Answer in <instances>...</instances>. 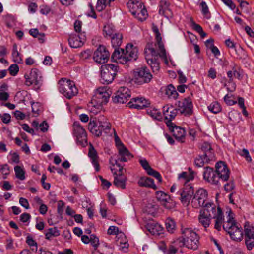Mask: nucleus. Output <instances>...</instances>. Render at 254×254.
<instances>
[{
  "label": "nucleus",
  "instance_id": "nucleus-2",
  "mask_svg": "<svg viewBox=\"0 0 254 254\" xmlns=\"http://www.w3.org/2000/svg\"><path fill=\"white\" fill-rule=\"evenodd\" d=\"M147 49L148 50L149 54L145 56V59L148 65L150 66L153 72H157L160 69L158 57H161L163 59L166 65L169 64L166 52L164 56H162L161 50L159 49L158 50L155 49L152 47V44H148L146 45L145 51H144L145 54L147 52Z\"/></svg>",
  "mask_w": 254,
  "mask_h": 254
},
{
  "label": "nucleus",
  "instance_id": "nucleus-46",
  "mask_svg": "<svg viewBox=\"0 0 254 254\" xmlns=\"http://www.w3.org/2000/svg\"><path fill=\"white\" fill-rule=\"evenodd\" d=\"M240 113L237 110H232L228 114L229 119L233 123H237L240 119Z\"/></svg>",
  "mask_w": 254,
  "mask_h": 254
},
{
  "label": "nucleus",
  "instance_id": "nucleus-62",
  "mask_svg": "<svg viewBox=\"0 0 254 254\" xmlns=\"http://www.w3.org/2000/svg\"><path fill=\"white\" fill-rule=\"evenodd\" d=\"M144 211L148 214H153L155 211V206L151 204H148L144 208Z\"/></svg>",
  "mask_w": 254,
  "mask_h": 254
},
{
  "label": "nucleus",
  "instance_id": "nucleus-45",
  "mask_svg": "<svg viewBox=\"0 0 254 254\" xmlns=\"http://www.w3.org/2000/svg\"><path fill=\"white\" fill-rule=\"evenodd\" d=\"M60 235V231L57 227L50 228L48 229V232L45 233V238L47 240H50L52 236L57 237Z\"/></svg>",
  "mask_w": 254,
  "mask_h": 254
},
{
  "label": "nucleus",
  "instance_id": "nucleus-28",
  "mask_svg": "<svg viewBox=\"0 0 254 254\" xmlns=\"http://www.w3.org/2000/svg\"><path fill=\"white\" fill-rule=\"evenodd\" d=\"M147 230L152 235H159L162 233L163 228L158 223L150 222L146 225Z\"/></svg>",
  "mask_w": 254,
  "mask_h": 254
},
{
  "label": "nucleus",
  "instance_id": "nucleus-6",
  "mask_svg": "<svg viewBox=\"0 0 254 254\" xmlns=\"http://www.w3.org/2000/svg\"><path fill=\"white\" fill-rule=\"evenodd\" d=\"M134 77L136 83L142 85L150 82L152 78V75L147 67L142 66L134 70Z\"/></svg>",
  "mask_w": 254,
  "mask_h": 254
},
{
  "label": "nucleus",
  "instance_id": "nucleus-14",
  "mask_svg": "<svg viewBox=\"0 0 254 254\" xmlns=\"http://www.w3.org/2000/svg\"><path fill=\"white\" fill-rule=\"evenodd\" d=\"M110 56V53L106 48L103 45H100L94 52L93 59L96 62L100 64L106 63Z\"/></svg>",
  "mask_w": 254,
  "mask_h": 254
},
{
  "label": "nucleus",
  "instance_id": "nucleus-39",
  "mask_svg": "<svg viewBox=\"0 0 254 254\" xmlns=\"http://www.w3.org/2000/svg\"><path fill=\"white\" fill-rule=\"evenodd\" d=\"M176 141L184 143L186 139V130L184 128L176 126Z\"/></svg>",
  "mask_w": 254,
  "mask_h": 254
},
{
  "label": "nucleus",
  "instance_id": "nucleus-44",
  "mask_svg": "<svg viewBox=\"0 0 254 254\" xmlns=\"http://www.w3.org/2000/svg\"><path fill=\"white\" fill-rule=\"evenodd\" d=\"M165 226L167 231L170 233H174L175 231V221L170 217H168L165 221Z\"/></svg>",
  "mask_w": 254,
  "mask_h": 254
},
{
  "label": "nucleus",
  "instance_id": "nucleus-8",
  "mask_svg": "<svg viewBox=\"0 0 254 254\" xmlns=\"http://www.w3.org/2000/svg\"><path fill=\"white\" fill-rule=\"evenodd\" d=\"M110 97V95L105 88H99L97 89L94 96L92 99V103H96L94 107H97L98 109H102L103 105L106 104Z\"/></svg>",
  "mask_w": 254,
  "mask_h": 254
},
{
  "label": "nucleus",
  "instance_id": "nucleus-15",
  "mask_svg": "<svg viewBox=\"0 0 254 254\" xmlns=\"http://www.w3.org/2000/svg\"><path fill=\"white\" fill-rule=\"evenodd\" d=\"M175 108L172 105L169 107L166 105L163 107V114L164 117L165 122L171 132H174L175 126L172 123V120L175 118Z\"/></svg>",
  "mask_w": 254,
  "mask_h": 254
},
{
  "label": "nucleus",
  "instance_id": "nucleus-20",
  "mask_svg": "<svg viewBox=\"0 0 254 254\" xmlns=\"http://www.w3.org/2000/svg\"><path fill=\"white\" fill-rule=\"evenodd\" d=\"M138 49L134 46L132 44L128 43L126 45L125 49V57L127 58V62L135 61L138 58Z\"/></svg>",
  "mask_w": 254,
  "mask_h": 254
},
{
  "label": "nucleus",
  "instance_id": "nucleus-35",
  "mask_svg": "<svg viewBox=\"0 0 254 254\" xmlns=\"http://www.w3.org/2000/svg\"><path fill=\"white\" fill-rule=\"evenodd\" d=\"M231 213L232 212L230 211L229 214V218L226 222H224L223 225L224 230L227 232L228 234L230 233V231L234 230V227L237 226L234 218L230 216V213Z\"/></svg>",
  "mask_w": 254,
  "mask_h": 254
},
{
  "label": "nucleus",
  "instance_id": "nucleus-17",
  "mask_svg": "<svg viewBox=\"0 0 254 254\" xmlns=\"http://www.w3.org/2000/svg\"><path fill=\"white\" fill-rule=\"evenodd\" d=\"M216 171L213 168L210 167L204 168V171L203 173V179L207 182L212 184L218 186L220 185L218 181Z\"/></svg>",
  "mask_w": 254,
  "mask_h": 254
},
{
  "label": "nucleus",
  "instance_id": "nucleus-25",
  "mask_svg": "<svg viewBox=\"0 0 254 254\" xmlns=\"http://www.w3.org/2000/svg\"><path fill=\"white\" fill-rule=\"evenodd\" d=\"M88 156L91 160V162L94 166L97 172L100 171V167L98 161V156L97 152L92 144H90L89 148Z\"/></svg>",
  "mask_w": 254,
  "mask_h": 254
},
{
  "label": "nucleus",
  "instance_id": "nucleus-12",
  "mask_svg": "<svg viewBox=\"0 0 254 254\" xmlns=\"http://www.w3.org/2000/svg\"><path fill=\"white\" fill-rule=\"evenodd\" d=\"M244 236L246 247L249 250L254 247V227L246 222L244 225Z\"/></svg>",
  "mask_w": 254,
  "mask_h": 254
},
{
  "label": "nucleus",
  "instance_id": "nucleus-54",
  "mask_svg": "<svg viewBox=\"0 0 254 254\" xmlns=\"http://www.w3.org/2000/svg\"><path fill=\"white\" fill-rule=\"evenodd\" d=\"M200 6L202 7V13L207 18L210 17V13L208 9V7L204 1H202L200 3Z\"/></svg>",
  "mask_w": 254,
  "mask_h": 254
},
{
  "label": "nucleus",
  "instance_id": "nucleus-57",
  "mask_svg": "<svg viewBox=\"0 0 254 254\" xmlns=\"http://www.w3.org/2000/svg\"><path fill=\"white\" fill-rule=\"evenodd\" d=\"M12 76H15L19 71V67L16 64H11L8 69Z\"/></svg>",
  "mask_w": 254,
  "mask_h": 254
},
{
  "label": "nucleus",
  "instance_id": "nucleus-22",
  "mask_svg": "<svg viewBox=\"0 0 254 254\" xmlns=\"http://www.w3.org/2000/svg\"><path fill=\"white\" fill-rule=\"evenodd\" d=\"M85 35L80 34V35H71L68 38V42L72 48H77L81 47L84 43Z\"/></svg>",
  "mask_w": 254,
  "mask_h": 254
},
{
  "label": "nucleus",
  "instance_id": "nucleus-51",
  "mask_svg": "<svg viewBox=\"0 0 254 254\" xmlns=\"http://www.w3.org/2000/svg\"><path fill=\"white\" fill-rule=\"evenodd\" d=\"M14 171L15 172L16 177L20 180H24L25 178V172L19 166H16L14 167Z\"/></svg>",
  "mask_w": 254,
  "mask_h": 254
},
{
  "label": "nucleus",
  "instance_id": "nucleus-43",
  "mask_svg": "<svg viewBox=\"0 0 254 254\" xmlns=\"http://www.w3.org/2000/svg\"><path fill=\"white\" fill-rule=\"evenodd\" d=\"M136 15H135L134 17L141 21L145 20L148 16L147 10L144 5L143 7H140V8L137 12L136 11Z\"/></svg>",
  "mask_w": 254,
  "mask_h": 254
},
{
  "label": "nucleus",
  "instance_id": "nucleus-7",
  "mask_svg": "<svg viewBox=\"0 0 254 254\" xmlns=\"http://www.w3.org/2000/svg\"><path fill=\"white\" fill-rule=\"evenodd\" d=\"M178 193L180 195L179 199L181 203L187 206L190 200L193 198L194 194V189L192 184H184L183 188L178 191Z\"/></svg>",
  "mask_w": 254,
  "mask_h": 254
},
{
  "label": "nucleus",
  "instance_id": "nucleus-61",
  "mask_svg": "<svg viewBox=\"0 0 254 254\" xmlns=\"http://www.w3.org/2000/svg\"><path fill=\"white\" fill-rule=\"evenodd\" d=\"M110 164L112 165L113 166L116 165L119 168H121L123 167V166L119 162H121L119 160V158H115L114 157H111L109 160Z\"/></svg>",
  "mask_w": 254,
  "mask_h": 254
},
{
  "label": "nucleus",
  "instance_id": "nucleus-21",
  "mask_svg": "<svg viewBox=\"0 0 254 254\" xmlns=\"http://www.w3.org/2000/svg\"><path fill=\"white\" fill-rule=\"evenodd\" d=\"M159 13L169 18H173V12L169 8V3L167 0H161L159 2Z\"/></svg>",
  "mask_w": 254,
  "mask_h": 254
},
{
  "label": "nucleus",
  "instance_id": "nucleus-32",
  "mask_svg": "<svg viewBox=\"0 0 254 254\" xmlns=\"http://www.w3.org/2000/svg\"><path fill=\"white\" fill-rule=\"evenodd\" d=\"M203 209L200 211L206 214L209 217H214L213 216H217V212H216V206L213 203L206 202L204 206H203Z\"/></svg>",
  "mask_w": 254,
  "mask_h": 254
},
{
  "label": "nucleus",
  "instance_id": "nucleus-60",
  "mask_svg": "<svg viewBox=\"0 0 254 254\" xmlns=\"http://www.w3.org/2000/svg\"><path fill=\"white\" fill-rule=\"evenodd\" d=\"M99 239L95 235L92 234L90 236V242L91 245L96 249L99 245Z\"/></svg>",
  "mask_w": 254,
  "mask_h": 254
},
{
  "label": "nucleus",
  "instance_id": "nucleus-30",
  "mask_svg": "<svg viewBox=\"0 0 254 254\" xmlns=\"http://www.w3.org/2000/svg\"><path fill=\"white\" fill-rule=\"evenodd\" d=\"M97 121L98 125V128L101 129V133L103 131L110 130L111 128V125L108 121V119L104 116H99L97 119Z\"/></svg>",
  "mask_w": 254,
  "mask_h": 254
},
{
  "label": "nucleus",
  "instance_id": "nucleus-36",
  "mask_svg": "<svg viewBox=\"0 0 254 254\" xmlns=\"http://www.w3.org/2000/svg\"><path fill=\"white\" fill-rule=\"evenodd\" d=\"M98 125L95 118V120H90L88 124V129L91 132L94 134L95 135L99 137L101 135V129L98 128Z\"/></svg>",
  "mask_w": 254,
  "mask_h": 254
},
{
  "label": "nucleus",
  "instance_id": "nucleus-33",
  "mask_svg": "<svg viewBox=\"0 0 254 254\" xmlns=\"http://www.w3.org/2000/svg\"><path fill=\"white\" fill-rule=\"evenodd\" d=\"M127 5L133 16L136 15V11L139 10L140 7H143V3L136 0H129L127 3Z\"/></svg>",
  "mask_w": 254,
  "mask_h": 254
},
{
  "label": "nucleus",
  "instance_id": "nucleus-38",
  "mask_svg": "<svg viewBox=\"0 0 254 254\" xmlns=\"http://www.w3.org/2000/svg\"><path fill=\"white\" fill-rule=\"evenodd\" d=\"M212 218V217L207 215V212H206V214H205L201 211L200 212V214L198 216L199 222L205 229L209 226Z\"/></svg>",
  "mask_w": 254,
  "mask_h": 254
},
{
  "label": "nucleus",
  "instance_id": "nucleus-50",
  "mask_svg": "<svg viewBox=\"0 0 254 254\" xmlns=\"http://www.w3.org/2000/svg\"><path fill=\"white\" fill-rule=\"evenodd\" d=\"M189 177V175L187 172H182L178 175V180L184 184L187 183L189 184L190 181L193 180L192 179H190Z\"/></svg>",
  "mask_w": 254,
  "mask_h": 254
},
{
  "label": "nucleus",
  "instance_id": "nucleus-29",
  "mask_svg": "<svg viewBox=\"0 0 254 254\" xmlns=\"http://www.w3.org/2000/svg\"><path fill=\"white\" fill-rule=\"evenodd\" d=\"M156 198L160 201L163 203L164 206L167 209L171 207L170 204V197L162 191H158L156 192Z\"/></svg>",
  "mask_w": 254,
  "mask_h": 254
},
{
  "label": "nucleus",
  "instance_id": "nucleus-37",
  "mask_svg": "<svg viewBox=\"0 0 254 254\" xmlns=\"http://www.w3.org/2000/svg\"><path fill=\"white\" fill-rule=\"evenodd\" d=\"M229 234L233 240L240 241L242 240L243 237L242 228L237 225L236 227H234V230L230 231Z\"/></svg>",
  "mask_w": 254,
  "mask_h": 254
},
{
  "label": "nucleus",
  "instance_id": "nucleus-41",
  "mask_svg": "<svg viewBox=\"0 0 254 254\" xmlns=\"http://www.w3.org/2000/svg\"><path fill=\"white\" fill-rule=\"evenodd\" d=\"M162 92L164 93L165 95L168 98H170L171 96L175 98L174 93L175 92V87L172 84L168 85L166 86L163 87L161 88Z\"/></svg>",
  "mask_w": 254,
  "mask_h": 254
},
{
  "label": "nucleus",
  "instance_id": "nucleus-49",
  "mask_svg": "<svg viewBox=\"0 0 254 254\" xmlns=\"http://www.w3.org/2000/svg\"><path fill=\"white\" fill-rule=\"evenodd\" d=\"M208 110L213 113L217 114L221 111V107L217 102H213L208 106Z\"/></svg>",
  "mask_w": 254,
  "mask_h": 254
},
{
  "label": "nucleus",
  "instance_id": "nucleus-16",
  "mask_svg": "<svg viewBox=\"0 0 254 254\" xmlns=\"http://www.w3.org/2000/svg\"><path fill=\"white\" fill-rule=\"evenodd\" d=\"M73 127L74 134L77 137V143L84 145V143L83 142L86 143L87 140V134L85 130L78 122L74 123Z\"/></svg>",
  "mask_w": 254,
  "mask_h": 254
},
{
  "label": "nucleus",
  "instance_id": "nucleus-26",
  "mask_svg": "<svg viewBox=\"0 0 254 254\" xmlns=\"http://www.w3.org/2000/svg\"><path fill=\"white\" fill-rule=\"evenodd\" d=\"M201 149L204 153L203 155L208 157V160H215L214 149L209 143L207 142L203 143L201 145Z\"/></svg>",
  "mask_w": 254,
  "mask_h": 254
},
{
  "label": "nucleus",
  "instance_id": "nucleus-55",
  "mask_svg": "<svg viewBox=\"0 0 254 254\" xmlns=\"http://www.w3.org/2000/svg\"><path fill=\"white\" fill-rule=\"evenodd\" d=\"M103 32L104 34H106L107 36L108 35L109 36H111L115 34H114L115 30L110 25H105L103 29Z\"/></svg>",
  "mask_w": 254,
  "mask_h": 254
},
{
  "label": "nucleus",
  "instance_id": "nucleus-4",
  "mask_svg": "<svg viewBox=\"0 0 254 254\" xmlns=\"http://www.w3.org/2000/svg\"><path fill=\"white\" fill-rule=\"evenodd\" d=\"M59 90L68 99H71L78 93V89L74 82L70 80L62 79L59 81Z\"/></svg>",
  "mask_w": 254,
  "mask_h": 254
},
{
  "label": "nucleus",
  "instance_id": "nucleus-34",
  "mask_svg": "<svg viewBox=\"0 0 254 254\" xmlns=\"http://www.w3.org/2000/svg\"><path fill=\"white\" fill-rule=\"evenodd\" d=\"M214 217L212 218L215 219V224L214 226L215 229L217 230L218 231H220L221 230V225L222 223H224V216L222 212V211L220 207L217 208V216H214Z\"/></svg>",
  "mask_w": 254,
  "mask_h": 254
},
{
  "label": "nucleus",
  "instance_id": "nucleus-52",
  "mask_svg": "<svg viewBox=\"0 0 254 254\" xmlns=\"http://www.w3.org/2000/svg\"><path fill=\"white\" fill-rule=\"evenodd\" d=\"M227 76L229 78L230 81L233 80V77H235L238 79L242 78L240 73L237 71L235 67L233 68V71H229L227 72Z\"/></svg>",
  "mask_w": 254,
  "mask_h": 254
},
{
  "label": "nucleus",
  "instance_id": "nucleus-1",
  "mask_svg": "<svg viewBox=\"0 0 254 254\" xmlns=\"http://www.w3.org/2000/svg\"><path fill=\"white\" fill-rule=\"evenodd\" d=\"M181 237L176 240V243L180 247L185 246L188 249L193 250H197L199 245V236L192 229L189 228H184L181 226Z\"/></svg>",
  "mask_w": 254,
  "mask_h": 254
},
{
  "label": "nucleus",
  "instance_id": "nucleus-18",
  "mask_svg": "<svg viewBox=\"0 0 254 254\" xmlns=\"http://www.w3.org/2000/svg\"><path fill=\"white\" fill-rule=\"evenodd\" d=\"M150 103L143 97L134 98L127 103V106L130 108L141 109L148 107Z\"/></svg>",
  "mask_w": 254,
  "mask_h": 254
},
{
  "label": "nucleus",
  "instance_id": "nucleus-59",
  "mask_svg": "<svg viewBox=\"0 0 254 254\" xmlns=\"http://www.w3.org/2000/svg\"><path fill=\"white\" fill-rule=\"evenodd\" d=\"M239 153L241 156L244 157L248 162H250L252 161V158L247 149H243Z\"/></svg>",
  "mask_w": 254,
  "mask_h": 254
},
{
  "label": "nucleus",
  "instance_id": "nucleus-40",
  "mask_svg": "<svg viewBox=\"0 0 254 254\" xmlns=\"http://www.w3.org/2000/svg\"><path fill=\"white\" fill-rule=\"evenodd\" d=\"M208 157H206L204 155L198 156L194 160V164L196 167H201L205 164H208L211 161H214L215 160H208Z\"/></svg>",
  "mask_w": 254,
  "mask_h": 254
},
{
  "label": "nucleus",
  "instance_id": "nucleus-27",
  "mask_svg": "<svg viewBox=\"0 0 254 254\" xmlns=\"http://www.w3.org/2000/svg\"><path fill=\"white\" fill-rule=\"evenodd\" d=\"M119 160L121 162H126L133 157L125 145L118 148Z\"/></svg>",
  "mask_w": 254,
  "mask_h": 254
},
{
  "label": "nucleus",
  "instance_id": "nucleus-9",
  "mask_svg": "<svg viewBox=\"0 0 254 254\" xmlns=\"http://www.w3.org/2000/svg\"><path fill=\"white\" fill-rule=\"evenodd\" d=\"M207 192L206 190L200 188L194 194L191 201L192 207L197 208L204 206L207 198Z\"/></svg>",
  "mask_w": 254,
  "mask_h": 254
},
{
  "label": "nucleus",
  "instance_id": "nucleus-10",
  "mask_svg": "<svg viewBox=\"0 0 254 254\" xmlns=\"http://www.w3.org/2000/svg\"><path fill=\"white\" fill-rule=\"evenodd\" d=\"M131 92L127 87H122L112 96V101L116 104L126 103L130 98Z\"/></svg>",
  "mask_w": 254,
  "mask_h": 254
},
{
  "label": "nucleus",
  "instance_id": "nucleus-64",
  "mask_svg": "<svg viewBox=\"0 0 254 254\" xmlns=\"http://www.w3.org/2000/svg\"><path fill=\"white\" fill-rule=\"evenodd\" d=\"M31 215L27 213H24L20 216V220L23 223H26L31 219Z\"/></svg>",
  "mask_w": 254,
  "mask_h": 254
},
{
  "label": "nucleus",
  "instance_id": "nucleus-24",
  "mask_svg": "<svg viewBox=\"0 0 254 254\" xmlns=\"http://www.w3.org/2000/svg\"><path fill=\"white\" fill-rule=\"evenodd\" d=\"M111 170L114 176V184L117 187L123 189L126 188L127 178L123 174H118L116 171L114 172V169L111 167Z\"/></svg>",
  "mask_w": 254,
  "mask_h": 254
},
{
  "label": "nucleus",
  "instance_id": "nucleus-48",
  "mask_svg": "<svg viewBox=\"0 0 254 254\" xmlns=\"http://www.w3.org/2000/svg\"><path fill=\"white\" fill-rule=\"evenodd\" d=\"M173 243L169 245V248L167 250V247L164 243H162L159 246V249L162 250L166 254H175V246Z\"/></svg>",
  "mask_w": 254,
  "mask_h": 254
},
{
  "label": "nucleus",
  "instance_id": "nucleus-3",
  "mask_svg": "<svg viewBox=\"0 0 254 254\" xmlns=\"http://www.w3.org/2000/svg\"><path fill=\"white\" fill-rule=\"evenodd\" d=\"M119 69L117 64H107L102 65L100 68L101 82L107 85L111 83L116 78Z\"/></svg>",
  "mask_w": 254,
  "mask_h": 254
},
{
  "label": "nucleus",
  "instance_id": "nucleus-47",
  "mask_svg": "<svg viewBox=\"0 0 254 254\" xmlns=\"http://www.w3.org/2000/svg\"><path fill=\"white\" fill-rule=\"evenodd\" d=\"M147 112L148 115L154 119L158 121L162 120V115L161 112L156 109H148Z\"/></svg>",
  "mask_w": 254,
  "mask_h": 254
},
{
  "label": "nucleus",
  "instance_id": "nucleus-42",
  "mask_svg": "<svg viewBox=\"0 0 254 254\" xmlns=\"http://www.w3.org/2000/svg\"><path fill=\"white\" fill-rule=\"evenodd\" d=\"M123 35L121 33H115L111 38V43L113 47H119L122 43Z\"/></svg>",
  "mask_w": 254,
  "mask_h": 254
},
{
  "label": "nucleus",
  "instance_id": "nucleus-5",
  "mask_svg": "<svg viewBox=\"0 0 254 254\" xmlns=\"http://www.w3.org/2000/svg\"><path fill=\"white\" fill-rule=\"evenodd\" d=\"M25 84L30 86L34 84V88L36 90L40 89L42 85V77L41 72L37 68L31 69L29 75L25 74Z\"/></svg>",
  "mask_w": 254,
  "mask_h": 254
},
{
  "label": "nucleus",
  "instance_id": "nucleus-58",
  "mask_svg": "<svg viewBox=\"0 0 254 254\" xmlns=\"http://www.w3.org/2000/svg\"><path fill=\"white\" fill-rule=\"evenodd\" d=\"M177 73L178 74V83L180 84H184L186 83L187 82V78L183 72L180 70H177Z\"/></svg>",
  "mask_w": 254,
  "mask_h": 254
},
{
  "label": "nucleus",
  "instance_id": "nucleus-23",
  "mask_svg": "<svg viewBox=\"0 0 254 254\" xmlns=\"http://www.w3.org/2000/svg\"><path fill=\"white\" fill-rule=\"evenodd\" d=\"M152 30L155 34V40L156 43L155 46L156 47L159 48L161 52V55L163 56H165V49L163 42L162 41V37L159 32V29L157 26L154 24H152Z\"/></svg>",
  "mask_w": 254,
  "mask_h": 254
},
{
  "label": "nucleus",
  "instance_id": "nucleus-63",
  "mask_svg": "<svg viewBox=\"0 0 254 254\" xmlns=\"http://www.w3.org/2000/svg\"><path fill=\"white\" fill-rule=\"evenodd\" d=\"M92 51L89 49L84 51L80 53V56L83 59H87L91 57Z\"/></svg>",
  "mask_w": 254,
  "mask_h": 254
},
{
  "label": "nucleus",
  "instance_id": "nucleus-53",
  "mask_svg": "<svg viewBox=\"0 0 254 254\" xmlns=\"http://www.w3.org/2000/svg\"><path fill=\"white\" fill-rule=\"evenodd\" d=\"M26 244L30 247H35V252L37 251L38 244L33 239V238L28 235L26 238Z\"/></svg>",
  "mask_w": 254,
  "mask_h": 254
},
{
  "label": "nucleus",
  "instance_id": "nucleus-13",
  "mask_svg": "<svg viewBox=\"0 0 254 254\" xmlns=\"http://www.w3.org/2000/svg\"><path fill=\"white\" fill-rule=\"evenodd\" d=\"M215 167L218 181L219 182V180L223 182L228 181L230 177V171L226 164L223 161H219L216 163Z\"/></svg>",
  "mask_w": 254,
  "mask_h": 254
},
{
  "label": "nucleus",
  "instance_id": "nucleus-56",
  "mask_svg": "<svg viewBox=\"0 0 254 254\" xmlns=\"http://www.w3.org/2000/svg\"><path fill=\"white\" fill-rule=\"evenodd\" d=\"M12 56L13 61L15 63H17L18 64H22L23 63V60L20 56V54L18 52V51L12 52Z\"/></svg>",
  "mask_w": 254,
  "mask_h": 254
},
{
  "label": "nucleus",
  "instance_id": "nucleus-11",
  "mask_svg": "<svg viewBox=\"0 0 254 254\" xmlns=\"http://www.w3.org/2000/svg\"><path fill=\"white\" fill-rule=\"evenodd\" d=\"M192 109L193 104L191 100L188 97L178 102V108H176V111L186 116H190L193 113Z\"/></svg>",
  "mask_w": 254,
  "mask_h": 254
},
{
  "label": "nucleus",
  "instance_id": "nucleus-31",
  "mask_svg": "<svg viewBox=\"0 0 254 254\" xmlns=\"http://www.w3.org/2000/svg\"><path fill=\"white\" fill-rule=\"evenodd\" d=\"M138 184L140 187L150 188L154 190L157 189V187L154 184L153 179L151 178L142 177L138 180Z\"/></svg>",
  "mask_w": 254,
  "mask_h": 254
},
{
  "label": "nucleus",
  "instance_id": "nucleus-19",
  "mask_svg": "<svg viewBox=\"0 0 254 254\" xmlns=\"http://www.w3.org/2000/svg\"><path fill=\"white\" fill-rule=\"evenodd\" d=\"M125 49L117 47L111 56L112 60L117 63L119 62L122 64H126L127 63V58L125 57Z\"/></svg>",
  "mask_w": 254,
  "mask_h": 254
}]
</instances>
